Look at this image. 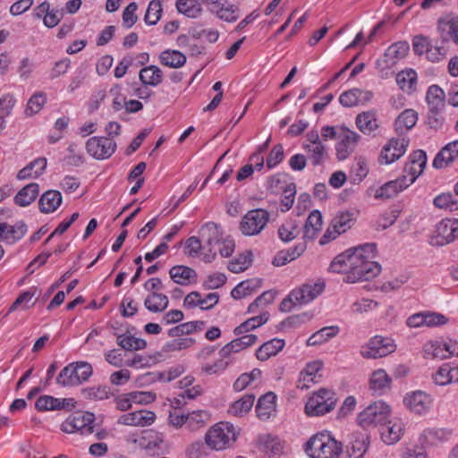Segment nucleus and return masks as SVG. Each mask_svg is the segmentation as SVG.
I'll return each mask as SVG.
<instances>
[{
    "label": "nucleus",
    "instance_id": "f257e3e1",
    "mask_svg": "<svg viewBox=\"0 0 458 458\" xmlns=\"http://www.w3.org/2000/svg\"><path fill=\"white\" fill-rule=\"evenodd\" d=\"M376 252L375 243L348 249L335 258L329 269L335 273H344V281L348 284L371 280L381 271V266L374 260Z\"/></svg>",
    "mask_w": 458,
    "mask_h": 458
},
{
    "label": "nucleus",
    "instance_id": "f03ea898",
    "mask_svg": "<svg viewBox=\"0 0 458 458\" xmlns=\"http://www.w3.org/2000/svg\"><path fill=\"white\" fill-rule=\"evenodd\" d=\"M343 444L328 433L319 432L305 443L304 449L310 458H339Z\"/></svg>",
    "mask_w": 458,
    "mask_h": 458
},
{
    "label": "nucleus",
    "instance_id": "7ed1b4c3",
    "mask_svg": "<svg viewBox=\"0 0 458 458\" xmlns=\"http://www.w3.org/2000/svg\"><path fill=\"white\" fill-rule=\"evenodd\" d=\"M93 369L86 361L68 364L56 377V383L63 386H74L86 382L92 375Z\"/></svg>",
    "mask_w": 458,
    "mask_h": 458
},
{
    "label": "nucleus",
    "instance_id": "20e7f679",
    "mask_svg": "<svg viewBox=\"0 0 458 458\" xmlns=\"http://www.w3.org/2000/svg\"><path fill=\"white\" fill-rule=\"evenodd\" d=\"M390 407L378 401L369 404L358 416V423L364 428L383 424L390 415Z\"/></svg>",
    "mask_w": 458,
    "mask_h": 458
},
{
    "label": "nucleus",
    "instance_id": "39448f33",
    "mask_svg": "<svg viewBox=\"0 0 458 458\" xmlns=\"http://www.w3.org/2000/svg\"><path fill=\"white\" fill-rule=\"evenodd\" d=\"M269 221V213L263 208L249 210L240 222V231L245 236L259 234Z\"/></svg>",
    "mask_w": 458,
    "mask_h": 458
},
{
    "label": "nucleus",
    "instance_id": "423d86ee",
    "mask_svg": "<svg viewBox=\"0 0 458 458\" xmlns=\"http://www.w3.org/2000/svg\"><path fill=\"white\" fill-rule=\"evenodd\" d=\"M335 394L326 388L315 393L307 402L305 411L309 416H320L329 412L335 405Z\"/></svg>",
    "mask_w": 458,
    "mask_h": 458
},
{
    "label": "nucleus",
    "instance_id": "0eeeda50",
    "mask_svg": "<svg viewBox=\"0 0 458 458\" xmlns=\"http://www.w3.org/2000/svg\"><path fill=\"white\" fill-rule=\"evenodd\" d=\"M94 421V413L76 411L62 423L61 429L68 434L80 432L81 435H89L93 432Z\"/></svg>",
    "mask_w": 458,
    "mask_h": 458
},
{
    "label": "nucleus",
    "instance_id": "6e6552de",
    "mask_svg": "<svg viewBox=\"0 0 458 458\" xmlns=\"http://www.w3.org/2000/svg\"><path fill=\"white\" fill-rule=\"evenodd\" d=\"M233 427L228 423H217L206 434V444L212 449L223 450L234 440Z\"/></svg>",
    "mask_w": 458,
    "mask_h": 458
},
{
    "label": "nucleus",
    "instance_id": "1a4fd4ad",
    "mask_svg": "<svg viewBox=\"0 0 458 458\" xmlns=\"http://www.w3.org/2000/svg\"><path fill=\"white\" fill-rule=\"evenodd\" d=\"M395 348L396 345L391 338L376 335L360 348V352L365 359H377L394 352Z\"/></svg>",
    "mask_w": 458,
    "mask_h": 458
},
{
    "label": "nucleus",
    "instance_id": "9d476101",
    "mask_svg": "<svg viewBox=\"0 0 458 458\" xmlns=\"http://www.w3.org/2000/svg\"><path fill=\"white\" fill-rule=\"evenodd\" d=\"M354 214L350 211L338 212L331 221L329 227L320 239V244H326L335 240L341 233H345L354 224Z\"/></svg>",
    "mask_w": 458,
    "mask_h": 458
},
{
    "label": "nucleus",
    "instance_id": "9b49d317",
    "mask_svg": "<svg viewBox=\"0 0 458 458\" xmlns=\"http://www.w3.org/2000/svg\"><path fill=\"white\" fill-rule=\"evenodd\" d=\"M115 148V141L109 137H92L86 142L87 152L96 159L110 157Z\"/></svg>",
    "mask_w": 458,
    "mask_h": 458
},
{
    "label": "nucleus",
    "instance_id": "f8f14e48",
    "mask_svg": "<svg viewBox=\"0 0 458 458\" xmlns=\"http://www.w3.org/2000/svg\"><path fill=\"white\" fill-rule=\"evenodd\" d=\"M458 238V219H443L437 225L436 234L431 238L430 243L443 246Z\"/></svg>",
    "mask_w": 458,
    "mask_h": 458
},
{
    "label": "nucleus",
    "instance_id": "ddd939ff",
    "mask_svg": "<svg viewBox=\"0 0 458 458\" xmlns=\"http://www.w3.org/2000/svg\"><path fill=\"white\" fill-rule=\"evenodd\" d=\"M325 289L323 282H308L300 288L291 292V298L295 299V303L299 305L306 304L312 301L322 293Z\"/></svg>",
    "mask_w": 458,
    "mask_h": 458
},
{
    "label": "nucleus",
    "instance_id": "4468645a",
    "mask_svg": "<svg viewBox=\"0 0 458 458\" xmlns=\"http://www.w3.org/2000/svg\"><path fill=\"white\" fill-rule=\"evenodd\" d=\"M360 135L346 128H341L338 132L336 143V156L339 160H344L354 150Z\"/></svg>",
    "mask_w": 458,
    "mask_h": 458
},
{
    "label": "nucleus",
    "instance_id": "2eb2a0df",
    "mask_svg": "<svg viewBox=\"0 0 458 458\" xmlns=\"http://www.w3.org/2000/svg\"><path fill=\"white\" fill-rule=\"evenodd\" d=\"M409 140L402 139H391L383 148L380 154V162L384 164H391L399 159L406 152Z\"/></svg>",
    "mask_w": 458,
    "mask_h": 458
},
{
    "label": "nucleus",
    "instance_id": "dca6fc26",
    "mask_svg": "<svg viewBox=\"0 0 458 458\" xmlns=\"http://www.w3.org/2000/svg\"><path fill=\"white\" fill-rule=\"evenodd\" d=\"M406 407L416 414H423L429 411L432 405V398L423 391L411 392L404 397Z\"/></svg>",
    "mask_w": 458,
    "mask_h": 458
},
{
    "label": "nucleus",
    "instance_id": "f3484780",
    "mask_svg": "<svg viewBox=\"0 0 458 458\" xmlns=\"http://www.w3.org/2000/svg\"><path fill=\"white\" fill-rule=\"evenodd\" d=\"M404 433V425L400 419L386 420L381 424L380 435L387 445L398 442Z\"/></svg>",
    "mask_w": 458,
    "mask_h": 458
},
{
    "label": "nucleus",
    "instance_id": "a211bd4d",
    "mask_svg": "<svg viewBox=\"0 0 458 458\" xmlns=\"http://www.w3.org/2000/svg\"><path fill=\"white\" fill-rule=\"evenodd\" d=\"M156 420V414L151 411L140 410L122 415L118 423L132 427H146L151 425Z\"/></svg>",
    "mask_w": 458,
    "mask_h": 458
},
{
    "label": "nucleus",
    "instance_id": "6ab92c4d",
    "mask_svg": "<svg viewBox=\"0 0 458 458\" xmlns=\"http://www.w3.org/2000/svg\"><path fill=\"white\" fill-rule=\"evenodd\" d=\"M409 159L404 166V172L407 174L408 180L413 183L426 167L427 155L425 151L418 149L413 151Z\"/></svg>",
    "mask_w": 458,
    "mask_h": 458
},
{
    "label": "nucleus",
    "instance_id": "aec40b11",
    "mask_svg": "<svg viewBox=\"0 0 458 458\" xmlns=\"http://www.w3.org/2000/svg\"><path fill=\"white\" fill-rule=\"evenodd\" d=\"M199 237L203 242V249L210 250L220 244L224 239L221 226L214 222H208L199 229Z\"/></svg>",
    "mask_w": 458,
    "mask_h": 458
},
{
    "label": "nucleus",
    "instance_id": "412c9836",
    "mask_svg": "<svg viewBox=\"0 0 458 458\" xmlns=\"http://www.w3.org/2000/svg\"><path fill=\"white\" fill-rule=\"evenodd\" d=\"M372 98L373 93L371 91L354 88L343 92L339 97V102L345 107H352L358 105H364L369 102Z\"/></svg>",
    "mask_w": 458,
    "mask_h": 458
},
{
    "label": "nucleus",
    "instance_id": "4be33fe9",
    "mask_svg": "<svg viewBox=\"0 0 458 458\" xmlns=\"http://www.w3.org/2000/svg\"><path fill=\"white\" fill-rule=\"evenodd\" d=\"M412 184L409 180L406 174L398 177L395 180L387 182L384 185H382L379 189L377 190L375 197L377 199H391L395 197L399 192L405 190Z\"/></svg>",
    "mask_w": 458,
    "mask_h": 458
},
{
    "label": "nucleus",
    "instance_id": "5701e85b",
    "mask_svg": "<svg viewBox=\"0 0 458 458\" xmlns=\"http://www.w3.org/2000/svg\"><path fill=\"white\" fill-rule=\"evenodd\" d=\"M27 232V225L24 222L19 221L14 225L0 223V241L8 244H13L21 240Z\"/></svg>",
    "mask_w": 458,
    "mask_h": 458
},
{
    "label": "nucleus",
    "instance_id": "b1692460",
    "mask_svg": "<svg viewBox=\"0 0 458 458\" xmlns=\"http://www.w3.org/2000/svg\"><path fill=\"white\" fill-rule=\"evenodd\" d=\"M458 158V140L449 142L443 147L433 160V166L437 169L444 168Z\"/></svg>",
    "mask_w": 458,
    "mask_h": 458
},
{
    "label": "nucleus",
    "instance_id": "393cba45",
    "mask_svg": "<svg viewBox=\"0 0 458 458\" xmlns=\"http://www.w3.org/2000/svg\"><path fill=\"white\" fill-rule=\"evenodd\" d=\"M276 395L273 392L263 394L258 400L256 412L259 419L267 420L276 414Z\"/></svg>",
    "mask_w": 458,
    "mask_h": 458
},
{
    "label": "nucleus",
    "instance_id": "a878e982",
    "mask_svg": "<svg viewBox=\"0 0 458 458\" xmlns=\"http://www.w3.org/2000/svg\"><path fill=\"white\" fill-rule=\"evenodd\" d=\"M369 447V437L363 434L352 436L346 446L345 458H362Z\"/></svg>",
    "mask_w": 458,
    "mask_h": 458
},
{
    "label": "nucleus",
    "instance_id": "bb28decb",
    "mask_svg": "<svg viewBox=\"0 0 458 458\" xmlns=\"http://www.w3.org/2000/svg\"><path fill=\"white\" fill-rule=\"evenodd\" d=\"M433 380L438 386L458 382V366L453 367L449 364H443L433 375Z\"/></svg>",
    "mask_w": 458,
    "mask_h": 458
},
{
    "label": "nucleus",
    "instance_id": "cd10ccee",
    "mask_svg": "<svg viewBox=\"0 0 458 458\" xmlns=\"http://www.w3.org/2000/svg\"><path fill=\"white\" fill-rule=\"evenodd\" d=\"M426 100L430 113H440L445 107V92L437 85L428 89Z\"/></svg>",
    "mask_w": 458,
    "mask_h": 458
},
{
    "label": "nucleus",
    "instance_id": "c85d7f7f",
    "mask_svg": "<svg viewBox=\"0 0 458 458\" xmlns=\"http://www.w3.org/2000/svg\"><path fill=\"white\" fill-rule=\"evenodd\" d=\"M169 275L175 284L181 285H188L197 278L196 271L186 266H174L169 270Z\"/></svg>",
    "mask_w": 458,
    "mask_h": 458
},
{
    "label": "nucleus",
    "instance_id": "c756f323",
    "mask_svg": "<svg viewBox=\"0 0 458 458\" xmlns=\"http://www.w3.org/2000/svg\"><path fill=\"white\" fill-rule=\"evenodd\" d=\"M62 199V195L58 191H47L39 199V210L45 214L52 213L61 205Z\"/></svg>",
    "mask_w": 458,
    "mask_h": 458
},
{
    "label": "nucleus",
    "instance_id": "7c9ffc66",
    "mask_svg": "<svg viewBox=\"0 0 458 458\" xmlns=\"http://www.w3.org/2000/svg\"><path fill=\"white\" fill-rule=\"evenodd\" d=\"M47 163V158L45 157H38L33 160L18 172L17 179L21 181L38 177L45 171Z\"/></svg>",
    "mask_w": 458,
    "mask_h": 458
},
{
    "label": "nucleus",
    "instance_id": "2f4dec72",
    "mask_svg": "<svg viewBox=\"0 0 458 458\" xmlns=\"http://www.w3.org/2000/svg\"><path fill=\"white\" fill-rule=\"evenodd\" d=\"M323 225L322 215L318 210H313L308 216L304 225L303 238L313 240L321 231Z\"/></svg>",
    "mask_w": 458,
    "mask_h": 458
},
{
    "label": "nucleus",
    "instance_id": "473e14b6",
    "mask_svg": "<svg viewBox=\"0 0 458 458\" xmlns=\"http://www.w3.org/2000/svg\"><path fill=\"white\" fill-rule=\"evenodd\" d=\"M418 121V113L413 109H405L403 111L394 122L395 131L399 134H403L413 128Z\"/></svg>",
    "mask_w": 458,
    "mask_h": 458
},
{
    "label": "nucleus",
    "instance_id": "72a5a7b5",
    "mask_svg": "<svg viewBox=\"0 0 458 458\" xmlns=\"http://www.w3.org/2000/svg\"><path fill=\"white\" fill-rule=\"evenodd\" d=\"M306 250L305 243H298L293 248L286 250H281L274 257L272 264L276 267H282L288 262L299 258Z\"/></svg>",
    "mask_w": 458,
    "mask_h": 458
},
{
    "label": "nucleus",
    "instance_id": "f704fd0d",
    "mask_svg": "<svg viewBox=\"0 0 458 458\" xmlns=\"http://www.w3.org/2000/svg\"><path fill=\"white\" fill-rule=\"evenodd\" d=\"M254 401L253 394H246L230 405L228 413L235 417H242L251 410Z\"/></svg>",
    "mask_w": 458,
    "mask_h": 458
},
{
    "label": "nucleus",
    "instance_id": "c9c22d12",
    "mask_svg": "<svg viewBox=\"0 0 458 458\" xmlns=\"http://www.w3.org/2000/svg\"><path fill=\"white\" fill-rule=\"evenodd\" d=\"M284 346V341L282 339H272L263 344L256 352L258 360L265 361L271 356L277 354Z\"/></svg>",
    "mask_w": 458,
    "mask_h": 458
},
{
    "label": "nucleus",
    "instance_id": "e433bc0d",
    "mask_svg": "<svg viewBox=\"0 0 458 458\" xmlns=\"http://www.w3.org/2000/svg\"><path fill=\"white\" fill-rule=\"evenodd\" d=\"M38 192V184L30 183L18 191L14 197V202L20 207H27L36 199Z\"/></svg>",
    "mask_w": 458,
    "mask_h": 458
},
{
    "label": "nucleus",
    "instance_id": "4c0bfd02",
    "mask_svg": "<svg viewBox=\"0 0 458 458\" xmlns=\"http://www.w3.org/2000/svg\"><path fill=\"white\" fill-rule=\"evenodd\" d=\"M168 303L166 295L156 292L149 293L144 301L146 309L154 313L164 311L168 307Z\"/></svg>",
    "mask_w": 458,
    "mask_h": 458
},
{
    "label": "nucleus",
    "instance_id": "58836bf2",
    "mask_svg": "<svg viewBox=\"0 0 458 458\" xmlns=\"http://www.w3.org/2000/svg\"><path fill=\"white\" fill-rule=\"evenodd\" d=\"M140 80L144 85L157 86L163 81V72L156 65H149L140 71Z\"/></svg>",
    "mask_w": 458,
    "mask_h": 458
},
{
    "label": "nucleus",
    "instance_id": "ea45409f",
    "mask_svg": "<svg viewBox=\"0 0 458 458\" xmlns=\"http://www.w3.org/2000/svg\"><path fill=\"white\" fill-rule=\"evenodd\" d=\"M160 63L170 68H180L186 63V56L180 51L167 49L159 55Z\"/></svg>",
    "mask_w": 458,
    "mask_h": 458
},
{
    "label": "nucleus",
    "instance_id": "a19ab883",
    "mask_svg": "<svg viewBox=\"0 0 458 458\" xmlns=\"http://www.w3.org/2000/svg\"><path fill=\"white\" fill-rule=\"evenodd\" d=\"M422 355L424 359H446V351H445L444 343L439 341H428L422 348Z\"/></svg>",
    "mask_w": 458,
    "mask_h": 458
},
{
    "label": "nucleus",
    "instance_id": "79ce46f5",
    "mask_svg": "<svg viewBox=\"0 0 458 458\" xmlns=\"http://www.w3.org/2000/svg\"><path fill=\"white\" fill-rule=\"evenodd\" d=\"M356 124L365 134H370L377 127L376 114L373 111L363 112L357 115Z\"/></svg>",
    "mask_w": 458,
    "mask_h": 458
},
{
    "label": "nucleus",
    "instance_id": "37998d69",
    "mask_svg": "<svg viewBox=\"0 0 458 458\" xmlns=\"http://www.w3.org/2000/svg\"><path fill=\"white\" fill-rule=\"evenodd\" d=\"M392 379L384 369L375 370L370 377V388L375 392L382 393L391 386Z\"/></svg>",
    "mask_w": 458,
    "mask_h": 458
},
{
    "label": "nucleus",
    "instance_id": "c03bdc74",
    "mask_svg": "<svg viewBox=\"0 0 458 458\" xmlns=\"http://www.w3.org/2000/svg\"><path fill=\"white\" fill-rule=\"evenodd\" d=\"M81 394L87 400L103 401L108 399L112 393L107 386H93L82 388Z\"/></svg>",
    "mask_w": 458,
    "mask_h": 458
},
{
    "label": "nucleus",
    "instance_id": "a18cd8bd",
    "mask_svg": "<svg viewBox=\"0 0 458 458\" xmlns=\"http://www.w3.org/2000/svg\"><path fill=\"white\" fill-rule=\"evenodd\" d=\"M216 17L226 21L234 22L240 17V10L238 5L232 4L227 2L222 4L216 11Z\"/></svg>",
    "mask_w": 458,
    "mask_h": 458
},
{
    "label": "nucleus",
    "instance_id": "49530a36",
    "mask_svg": "<svg viewBox=\"0 0 458 458\" xmlns=\"http://www.w3.org/2000/svg\"><path fill=\"white\" fill-rule=\"evenodd\" d=\"M417 73L414 70L402 71L396 75V82L399 87L406 92H411L416 85Z\"/></svg>",
    "mask_w": 458,
    "mask_h": 458
},
{
    "label": "nucleus",
    "instance_id": "de8ad7c7",
    "mask_svg": "<svg viewBox=\"0 0 458 458\" xmlns=\"http://www.w3.org/2000/svg\"><path fill=\"white\" fill-rule=\"evenodd\" d=\"M339 332L338 327H326L313 334L308 340L309 346L321 344L328 339L335 336Z\"/></svg>",
    "mask_w": 458,
    "mask_h": 458
},
{
    "label": "nucleus",
    "instance_id": "09e8293b",
    "mask_svg": "<svg viewBox=\"0 0 458 458\" xmlns=\"http://www.w3.org/2000/svg\"><path fill=\"white\" fill-rule=\"evenodd\" d=\"M267 320H268L267 313H263L259 316L250 318L247 319L246 321H244L243 323H242L240 326L236 327L233 330V334L235 335H242L244 333H247L250 330H253V329L262 326Z\"/></svg>",
    "mask_w": 458,
    "mask_h": 458
},
{
    "label": "nucleus",
    "instance_id": "8fccbe9b",
    "mask_svg": "<svg viewBox=\"0 0 458 458\" xmlns=\"http://www.w3.org/2000/svg\"><path fill=\"white\" fill-rule=\"evenodd\" d=\"M259 285L260 282L258 279L242 281L233 289L231 295L233 299H242L251 294Z\"/></svg>",
    "mask_w": 458,
    "mask_h": 458
},
{
    "label": "nucleus",
    "instance_id": "3c124183",
    "mask_svg": "<svg viewBox=\"0 0 458 458\" xmlns=\"http://www.w3.org/2000/svg\"><path fill=\"white\" fill-rule=\"evenodd\" d=\"M452 432L444 428H427L423 431L422 437L431 445L446 441Z\"/></svg>",
    "mask_w": 458,
    "mask_h": 458
},
{
    "label": "nucleus",
    "instance_id": "603ef678",
    "mask_svg": "<svg viewBox=\"0 0 458 458\" xmlns=\"http://www.w3.org/2000/svg\"><path fill=\"white\" fill-rule=\"evenodd\" d=\"M252 262V253L247 250L228 264V269L233 273H241L245 271Z\"/></svg>",
    "mask_w": 458,
    "mask_h": 458
},
{
    "label": "nucleus",
    "instance_id": "864d4df0",
    "mask_svg": "<svg viewBox=\"0 0 458 458\" xmlns=\"http://www.w3.org/2000/svg\"><path fill=\"white\" fill-rule=\"evenodd\" d=\"M117 344L124 350L138 351L142 350L147 346L145 340L136 338L128 335H120L117 336Z\"/></svg>",
    "mask_w": 458,
    "mask_h": 458
},
{
    "label": "nucleus",
    "instance_id": "5fc2aeb1",
    "mask_svg": "<svg viewBox=\"0 0 458 458\" xmlns=\"http://www.w3.org/2000/svg\"><path fill=\"white\" fill-rule=\"evenodd\" d=\"M175 6L180 13L189 18H197L202 12V7L192 0H177Z\"/></svg>",
    "mask_w": 458,
    "mask_h": 458
},
{
    "label": "nucleus",
    "instance_id": "6e6d98bb",
    "mask_svg": "<svg viewBox=\"0 0 458 458\" xmlns=\"http://www.w3.org/2000/svg\"><path fill=\"white\" fill-rule=\"evenodd\" d=\"M35 406L40 411H54L63 408L64 402L50 395H42L36 401Z\"/></svg>",
    "mask_w": 458,
    "mask_h": 458
},
{
    "label": "nucleus",
    "instance_id": "4d7b16f0",
    "mask_svg": "<svg viewBox=\"0 0 458 458\" xmlns=\"http://www.w3.org/2000/svg\"><path fill=\"white\" fill-rule=\"evenodd\" d=\"M162 4L160 0H152L147 8L144 21L148 25H155L160 20L162 13Z\"/></svg>",
    "mask_w": 458,
    "mask_h": 458
},
{
    "label": "nucleus",
    "instance_id": "13d9d810",
    "mask_svg": "<svg viewBox=\"0 0 458 458\" xmlns=\"http://www.w3.org/2000/svg\"><path fill=\"white\" fill-rule=\"evenodd\" d=\"M437 208L447 209L449 211L458 210V200L451 193H443L437 196L433 201Z\"/></svg>",
    "mask_w": 458,
    "mask_h": 458
},
{
    "label": "nucleus",
    "instance_id": "bf43d9fd",
    "mask_svg": "<svg viewBox=\"0 0 458 458\" xmlns=\"http://www.w3.org/2000/svg\"><path fill=\"white\" fill-rule=\"evenodd\" d=\"M303 148L310 153V158L314 165H320L327 155L326 147L321 142L315 145H304Z\"/></svg>",
    "mask_w": 458,
    "mask_h": 458
},
{
    "label": "nucleus",
    "instance_id": "052dcab7",
    "mask_svg": "<svg viewBox=\"0 0 458 458\" xmlns=\"http://www.w3.org/2000/svg\"><path fill=\"white\" fill-rule=\"evenodd\" d=\"M195 343L193 338H174L165 343L162 348L164 352H172L191 347Z\"/></svg>",
    "mask_w": 458,
    "mask_h": 458
},
{
    "label": "nucleus",
    "instance_id": "680f3d73",
    "mask_svg": "<svg viewBox=\"0 0 458 458\" xmlns=\"http://www.w3.org/2000/svg\"><path fill=\"white\" fill-rule=\"evenodd\" d=\"M297 234V224L295 221H286L278 229L279 238L284 242L295 239Z\"/></svg>",
    "mask_w": 458,
    "mask_h": 458
},
{
    "label": "nucleus",
    "instance_id": "e2e57ef3",
    "mask_svg": "<svg viewBox=\"0 0 458 458\" xmlns=\"http://www.w3.org/2000/svg\"><path fill=\"white\" fill-rule=\"evenodd\" d=\"M35 289H30L21 293L10 307L9 313L13 312L18 308H21L22 310L29 309L30 307V301L32 300L33 296L35 295Z\"/></svg>",
    "mask_w": 458,
    "mask_h": 458
},
{
    "label": "nucleus",
    "instance_id": "0e129e2a",
    "mask_svg": "<svg viewBox=\"0 0 458 458\" xmlns=\"http://www.w3.org/2000/svg\"><path fill=\"white\" fill-rule=\"evenodd\" d=\"M262 449L266 454H279L283 445L281 441L277 437H274L271 436H267L261 442Z\"/></svg>",
    "mask_w": 458,
    "mask_h": 458
},
{
    "label": "nucleus",
    "instance_id": "69168bd1",
    "mask_svg": "<svg viewBox=\"0 0 458 458\" xmlns=\"http://www.w3.org/2000/svg\"><path fill=\"white\" fill-rule=\"evenodd\" d=\"M284 157V147L281 144L276 145L270 151L266 164L268 169H272L280 164Z\"/></svg>",
    "mask_w": 458,
    "mask_h": 458
},
{
    "label": "nucleus",
    "instance_id": "338daca9",
    "mask_svg": "<svg viewBox=\"0 0 458 458\" xmlns=\"http://www.w3.org/2000/svg\"><path fill=\"white\" fill-rule=\"evenodd\" d=\"M138 8V4L135 2L130 3L123 12V22L126 28L132 27L138 21V17L135 14Z\"/></svg>",
    "mask_w": 458,
    "mask_h": 458
},
{
    "label": "nucleus",
    "instance_id": "774afa93",
    "mask_svg": "<svg viewBox=\"0 0 458 458\" xmlns=\"http://www.w3.org/2000/svg\"><path fill=\"white\" fill-rule=\"evenodd\" d=\"M45 103L46 98L43 94L33 95L28 101L26 114L30 115L38 114Z\"/></svg>",
    "mask_w": 458,
    "mask_h": 458
}]
</instances>
